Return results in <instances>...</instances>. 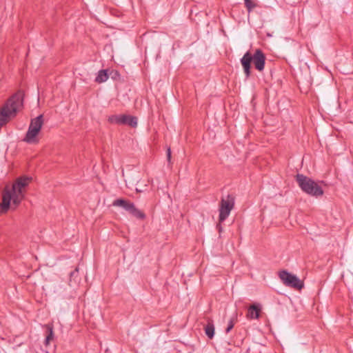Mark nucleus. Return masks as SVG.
<instances>
[{
    "label": "nucleus",
    "instance_id": "f257e3e1",
    "mask_svg": "<svg viewBox=\"0 0 353 353\" xmlns=\"http://www.w3.org/2000/svg\"><path fill=\"white\" fill-rule=\"evenodd\" d=\"M32 181V177H18L11 186L6 185L2 194L1 213H6L9 209L14 210L23 200L26 188Z\"/></svg>",
    "mask_w": 353,
    "mask_h": 353
},
{
    "label": "nucleus",
    "instance_id": "f03ea898",
    "mask_svg": "<svg viewBox=\"0 0 353 353\" xmlns=\"http://www.w3.org/2000/svg\"><path fill=\"white\" fill-rule=\"evenodd\" d=\"M296 178L299 187L304 192L316 197L323 194L321 187L310 178L300 174H298Z\"/></svg>",
    "mask_w": 353,
    "mask_h": 353
},
{
    "label": "nucleus",
    "instance_id": "7ed1b4c3",
    "mask_svg": "<svg viewBox=\"0 0 353 353\" xmlns=\"http://www.w3.org/2000/svg\"><path fill=\"white\" fill-rule=\"evenodd\" d=\"M43 125V117L42 114L32 119L23 141L29 144H37L39 141L38 135Z\"/></svg>",
    "mask_w": 353,
    "mask_h": 353
},
{
    "label": "nucleus",
    "instance_id": "20e7f679",
    "mask_svg": "<svg viewBox=\"0 0 353 353\" xmlns=\"http://www.w3.org/2000/svg\"><path fill=\"white\" fill-rule=\"evenodd\" d=\"M112 205L123 208L137 219H144L145 217V214L137 209L133 203L127 200L123 199H116L112 202Z\"/></svg>",
    "mask_w": 353,
    "mask_h": 353
},
{
    "label": "nucleus",
    "instance_id": "39448f33",
    "mask_svg": "<svg viewBox=\"0 0 353 353\" xmlns=\"http://www.w3.org/2000/svg\"><path fill=\"white\" fill-rule=\"evenodd\" d=\"M234 205V198L228 194L225 198H222L219 208V221H224L230 215Z\"/></svg>",
    "mask_w": 353,
    "mask_h": 353
},
{
    "label": "nucleus",
    "instance_id": "423d86ee",
    "mask_svg": "<svg viewBox=\"0 0 353 353\" xmlns=\"http://www.w3.org/2000/svg\"><path fill=\"white\" fill-rule=\"evenodd\" d=\"M279 278L286 286L300 290L303 287V282L295 275L285 270L279 272Z\"/></svg>",
    "mask_w": 353,
    "mask_h": 353
},
{
    "label": "nucleus",
    "instance_id": "0eeeda50",
    "mask_svg": "<svg viewBox=\"0 0 353 353\" xmlns=\"http://www.w3.org/2000/svg\"><path fill=\"white\" fill-rule=\"evenodd\" d=\"M108 121L114 124H128L131 127H136L137 119L135 117L125 114H114L108 117Z\"/></svg>",
    "mask_w": 353,
    "mask_h": 353
},
{
    "label": "nucleus",
    "instance_id": "6e6552de",
    "mask_svg": "<svg viewBox=\"0 0 353 353\" xmlns=\"http://www.w3.org/2000/svg\"><path fill=\"white\" fill-rule=\"evenodd\" d=\"M252 61L254 67L259 71H263L265 67V56L264 53L260 50H256L254 54H252Z\"/></svg>",
    "mask_w": 353,
    "mask_h": 353
},
{
    "label": "nucleus",
    "instance_id": "1a4fd4ad",
    "mask_svg": "<svg viewBox=\"0 0 353 353\" xmlns=\"http://www.w3.org/2000/svg\"><path fill=\"white\" fill-rule=\"evenodd\" d=\"M252 58V54L248 51L245 52L243 57L241 59V63L242 65L246 79L249 78L251 74L250 69Z\"/></svg>",
    "mask_w": 353,
    "mask_h": 353
},
{
    "label": "nucleus",
    "instance_id": "9d476101",
    "mask_svg": "<svg viewBox=\"0 0 353 353\" xmlns=\"http://www.w3.org/2000/svg\"><path fill=\"white\" fill-rule=\"evenodd\" d=\"M260 310L261 308L255 304L250 305L248 310L247 318L257 319L259 316Z\"/></svg>",
    "mask_w": 353,
    "mask_h": 353
},
{
    "label": "nucleus",
    "instance_id": "9b49d317",
    "mask_svg": "<svg viewBox=\"0 0 353 353\" xmlns=\"http://www.w3.org/2000/svg\"><path fill=\"white\" fill-rule=\"evenodd\" d=\"M108 79V74L106 70H99L96 78L95 81L98 83H101L106 81Z\"/></svg>",
    "mask_w": 353,
    "mask_h": 353
},
{
    "label": "nucleus",
    "instance_id": "f8f14e48",
    "mask_svg": "<svg viewBox=\"0 0 353 353\" xmlns=\"http://www.w3.org/2000/svg\"><path fill=\"white\" fill-rule=\"evenodd\" d=\"M205 333L208 338L212 339L214 335V325L212 321H209L205 327Z\"/></svg>",
    "mask_w": 353,
    "mask_h": 353
},
{
    "label": "nucleus",
    "instance_id": "ddd939ff",
    "mask_svg": "<svg viewBox=\"0 0 353 353\" xmlns=\"http://www.w3.org/2000/svg\"><path fill=\"white\" fill-rule=\"evenodd\" d=\"M46 327L48 328V334L46 338L45 344L46 345H48L50 341L54 338V332L53 327L51 325H47Z\"/></svg>",
    "mask_w": 353,
    "mask_h": 353
},
{
    "label": "nucleus",
    "instance_id": "4468645a",
    "mask_svg": "<svg viewBox=\"0 0 353 353\" xmlns=\"http://www.w3.org/2000/svg\"><path fill=\"white\" fill-rule=\"evenodd\" d=\"M236 321V314H235L233 317L230 319V320L228 322V327L225 330L226 333H228L230 332V330L234 327V325Z\"/></svg>",
    "mask_w": 353,
    "mask_h": 353
},
{
    "label": "nucleus",
    "instance_id": "2eb2a0df",
    "mask_svg": "<svg viewBox=\"0 0 353 353\" xmlns=\"http://www.w3.org/2000/svg\"><path fill=\"white\" fill-rule=\"evenodd\" d=\"M245 6L247 8L248 12H250L254 8L256 7V4L251 0H244Z\"/></svg>",
    "mask_w": 353,
    "mask_h": 353
},
{
    "label": "nucleus",
    "instance_id": "dca6fc26",
    "mask_svg": "<svg viewBox=\"0 0 353 353\" xmlns=\"http://www.w3.org/2000/svg\"><path fill=\"white\" fill-rule=\"evenodd\" d=\"M167 159L168 161H170L171 159V150L170 148H168L167 150Z\"/></svg>",
    "mask_w": 353,
    "mask_h": 353
},
{
    "label": "nucleus",
    "instance_id": "f3484780",
    "mask_svg": "<svg viewBox=\"0 0 353 353\" xmlns=\"http://www.w3.org/2000/svg\"><path fill=\"white\" fill-rule=\"evenodd\" d=\"M75 272H78V268H76L74 272H71L70 276H72L74 274Z\"/></svg>",
    "mask_w": 353,
    "mask_h": 353
}]
</instances>
